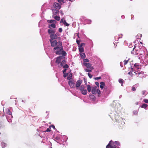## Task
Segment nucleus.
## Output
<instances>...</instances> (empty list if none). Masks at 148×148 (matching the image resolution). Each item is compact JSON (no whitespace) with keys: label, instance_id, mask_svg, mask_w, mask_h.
Segmentation results:
<instances>
[{"label":"nucleus","instance_id":"nucleus-35","mask_svg":"<svg viewBox=\"0 0 148 148\" xmlns=\"http://www.w3.org/2000/svg\"><path fill=\"white\" fill-rule=\"evenodd\" d=\"M63 66V68L64 69H66L67 68H68L69 67V66L67 64H65Z\"/></svg>","mask_w":148,"mask_h":148},{"label":"nucleus","instance_id":"nucleus-51","mask_svg":"<svg viewBox=\"0 0 148 148\" xmlns=\"http://www.w3.org/2000/svg\"><path fill=\"white\" fill-rule=\"evenodd\" d=\"M55 139L58 140H60V138L59 137H57L55 138Z\"/></svg>","mask_w":148,"mask_h":148},{"label":"nucleus","instance_id":"nucleus-22","mask_svg":"<svg viewBox=\"0 0 148 148\" xmlns=\"http://www.w3.org/2000/svg\"><path fill=\"white\" fill-rule=\"evenodd\" d=\"M91 21L88 19H86L85 20V22L88 24H90L91 23Z\"/></svg>","mask_w":148,"mask_h":148},{"label":"nucleus","instance_id":"nucleus-2","mask_svg":"<svg viewBox=\"0 0 148 148\" xmlns=\"http://www.w3.org/2000/svg\"><path fill=\"white\" fill-rule=\"evenodd\" d=\"M120 143L118 141L113 142L111 140L109 142L108 144L106 146V148H119Z\"/></svg>","mask_w":148,"mask_h":148},{"label":"nucleus","instance_id":"nucleus-27","mask_svg":"<svg viewBox=\"0 0 148 148\" xmlns=\"http://www.w3.org/2000/svg\"><path fill=\"white\" fill-rule=\"evenodd\" d=\"M7 114H8L9 115H10L11 116V117L12 118H13V117L11 115L12 114V113L11 112V111L9 110H8L7 112Z\"/></svg>","mask_w":148,"mask_h":148},{"label":"nucleus","instance_id":"nucleus-28","mask_svg":"<svg viewBox=\"0 0 148 148\" xmlns=\"http://www.w3.org/2000/svg\"><path fill=\"white\" fill-rule=\"evenodd\" d=\"M147 106V105L145 103L143 104L141 106V108H145Z\"/></svg>","mask_w":148,"mask_h":148},{"label":"nucleus","instance_id":"nucleus-49","mask_svg":"<svg viewBox=\"0 0 148 148\" xmlns=\"http://www.w3.org/2000/svg\"><path fill=\"white\" fill-rule=\"evenodd\" d=\"M50 128H47L46 132H50L51 130H50Z\"/></svg>","mask_w":148,"mask_h":148},{"label":"nucleus","instance_id":"nucleus-23","mask_svg":"<svg viewBox=\"0 0 148 148\" xmlns=\"http://www.w3.org/2000/svg\"><path fill=\"white\" fill-rule=\"evenodd\" d=\"M101 85L100 86V88H103V86L105 85L104 83L103 82H101L100 83Z\"/></svg>","mask_w":148,"mask_h":148},{"label":"nucleus","instance_id":"nucleus-16","mask_svg":"<svg viewBox=\"0 0 148 148\" xmlns=\"http://www.w3.org/2000/svg\"><path fill=\"white\" fill-rule=\"evenodd\" d=\"M60 23H62L63 24L66 26H69V24L67 23L65 20H64L63 19H62L60 21Z\"/></svg>","mask_w":148,"mask_h":148},{"label":"nucleus","instance_id":"nucleus-48","mask_svg":"<svg viewBox=\"0 0 148 148\" xmlns=\"http://www.w3.org/2000/svg\"><path fill=\"white\" fill-rule=\"evenodd\" d=\"M50 127H52L53 128V129H55V126L53 125H51L50 126Z\"/></svg>","mask_w":148,"mask_h":148},{"label":"nucleus","instance_id":"nucleus-12","mask_svg":"<svg viewBox=\"0 0 148 148\" xmlns=\"http://www.w3.org/2000/svg\"><path fill=\"white\" fill-rule=\"evenodd\" d=\"M97 87H93L92 88V92L93 94H96L97 93Z\"/></svg>","mask_w":148,"mask_h":148},{"label":"nucleus","instance_id":"nucleus-52","mask_svg":"<svg viewBox=\"0 0 148 148\" xmlns=\"http://www.w3.org/2000/svg\"><path fill=\"white\" fill-rule=\"evenodd\" d=\"M66 69H64V70H63V73L64 74V73H65V72H66Z\"/></svg>","mask_w":148,"mask_h":148},{"label":"nucleus","instance_id":"nucleus-20","mask_svg":"<svg viewBox=\"0 0 148 148\" xmlns=\"http://www.w3.org/2000/svg\"><path fill=\"white\" fill-rule=\"evenodd\" d=\"M80 55L82 58H84L86 57V56L84 53L83 52L80 53Z\"/></svg>","mask_w":148,"mask_h":148},{"label":"nucleus","instance_id":"nucleus-6","mask_svg":"<svg viewBox=\"0 0 148 148\" xmlns=\"http://www.w3.org/2000/svg\"><path fill=\"white\" fill-rule=\"evenodd\" d=\"M69 78V77H67L68 79L69 80L68 83L71 87L74 88L75 87V82L74 81H72L70 80L71 78Z\"/></svg>","mask_w":148,"mask_h":148},{"label":"nucleus","instance_id":"nucleus-36","mask_svg":"<svg viewBox=\"0 0 148 148\" xmlns=\"http://www.w3.org/2000/svg\"><path fill=\"white\" fill-rule=\"evenodd\" d=\"M83 61L84 62H89V60H88V59L86 58L84 59L83 60Z\"/></svg>","mask_w":148,"mask_h":148},{"label":"nucleus","instance_id":"nucleus-39","mask_svg":"<svg viewBox=\"0 0 148 148\" xmlns=\"http://www.w3.org/2000/svg\"><path fill=\"white\" fill-rule=\"evenodd\" d=\"M143 101L146 103H148V99H145L143 100Z\"/></svg>","mask_w":148,"mask_h":148},{"label":"nucleus","instance_id":"nucleus-3","mask_svg":"<svg viewBox=\"0 0 148 148\" xmlns=\"http://www.w3.org/2000/svg\"><path fill=\"white\" fill-rule=\"evenodd\" d=\"M62 42L60 41L58 42V45L55 47L53 48L54 51L56 50L55 52L56 54L57 55L61 54L62 51L63 50V48L62 47Z\"/></svg>","mask_w":148,"mask_h":148},{"label":"nucleus","instance_id":"nucleus-10","mask_svg":"<svg viewBox=\"0 0 148 148\" xmlns=\"http://www.w3.org/2000/svg\"><path fill=\"white\" fill-rule=\"evenodd\" d=\"M63 59V57L62 56H59L58 57L56 61V63L58 64H60V63L61 62L62 60Z\"/></svg>","mask_w":148,"mask_h":148},{"label":"nucleus","instance_id":"nucleus-24","mask_svg":"<svg viewBox=\"0 0 148 148\" xmlns=\"http://www.w3.org/2000/svg\"><path fill=\"white\" fill-rule=\"evenodd\" d=\"M1 145L2 148H4L6 146L7 144L6 143L2 142L1 143Z\"/></svg>","mask_w":148,"mask_h":148},{"label":"nucleus","instance_id":"nucleus-7","mask_svg":"<svg viewBox=\"0 0 148 148\" xmlns=\"http://www.w3.org/2000/svg\"><path fill=\"white\" fill-rule=\"evenodd\" d=\"M51 44V45L52 47H56V46L57 45H58V42H57L56 40H49Z\"/></svg>","mask_w":148,"mask_h":148},{"label":"nucleus","instance_id":"nucleus-40","mask_svg":"<svg viewBox=\"0 0 148 148\" xmlns=\"http://www.w3.org/2000/svg\"><path fill=\"white\" fill-rule=\"evenodd\" d=\"M85 44L84 43H82L80 45H79V47H82L83 45H85Z\"/></svg>","mask_w":148,"mask_h":148},{"label":"nucleus","instance_id":"nucleus-5","mask_svg":"<svg viewBox=\"0 0 148 148\" xmlns=\"http://www.w3.org/2000/svg\"><path fill=\"white\" fill-rule=\"evenodd\" d=\"M135 69L134 71H138L139 72H140V70L141 69V66L138 63H136L134 64Z\"/></svg>","mask_w":148,"mask_h":148},{"label":"nucleus","instance_id":"nucleus-18","mask_svg":"<svg viewBox=\"0 0 148 148\" xmlns=\"http://www.w3.org/2000/svg\"><path fill=\"white\" fill-rule=\"evenodd\" d=\"M47 22L48 23H56V21L54 20H48L47 21Z\"/></svg>","mask_w":148,"mask_h":148},{"label":"nucleus","instance_id":"nucleus-37","mask_svg":"<svg viewBox=\"0 0 148 148\" xmlns=\"http://www.w3.org/2000/svg\"><path fill=\"white\" fill-rule=\"evenodd\" d=\"M138 112L137 110H134L133 112V113L134 115H137L138 114Z\"/></svg>","mask_w":148,"mask_h":148},{"label":"nucleus","instance_id":"nucleus-25","mask_svg":"<svg viewBox=\"0 0 148 148\" xmlns=\"http://www.w3.org/2000/svg\"><path fill=\"white\" fill-rule=\"evenodd\" d=\"M87 89L89 92H90L91 91V88L90 85H88L87 86Z\"/></svg>","mask_w":148,"mask_h":148},{"label":"nucleus","instance_id":"nucleus-42","mask_svg":"<svg viewBox=\"0 0 148 148\" xmlns=\"http://www.w3.org/2000/svg\"><path fill=\"white\" fill-rule=\"evenodd\" d=\"M58 31L59 32L61 33L62 31V29L61 28H59L58 30Z\"/></svg>","mask_w":148,"mask_h":148},{"label":"nucleus","instance_id":"nucleus-17","mask_svg":"<svg viewBox=\"0 0 148 148\" xmlns=\"http://www.w3.org/2000/svg\"><path fill=\"white\" fill-rule=\"evenodd\" d=\"M48 32L49 34H53L55 33V31L52 29H49L48 30Z\"/></svg>","mask_w":148,"mask_h":148},{"label":"nucleus","instance_id":"nucleus-15","mask_svg":"<svg viewBox=\"0 0 148 148\" xmlns=\"http://www.w3.org/2000/svg\"><path fill=\"white\" fill-rule=\"evenodd\" d=\"M66 63V61L65 60H63L62 62H61L60 64H58V66L61 67L63 66Z\"/></svg>","mask_w":148,"mask_h":148},{"label":"nucleus","instance_id":"nucleus-26","mask_svg":"<svg viewBox=\"0 0 148 148\" xmlns=\"http://www.w3.org/2000/svg\"><path fill=\"white\" fill-rule=\"evenodd\" d=\"M79 50L80 53L83 52L84 51V49L83 47H79Z\"/></svg>","mask_w":148,"mask_h":148},{"label":"nucleus","instance_id":"nucleus-45","mask_svg":"<svg viewBox=\"0 0 148 148\" xmlns=\"http://www.w3.org/2000/svg\"><path fill=\"white\" fill-rule=\"evenodd\" d=\"M128 60H124V65H125L126 64H127V62H128Z\"/></svg>","mask_w":148,"mask_h":148},{"label":"nucleus","instance_id":"nucleus-46","mask_svg":"<svg viewBox=\"0 0 148 148\" xmlns=\"http://www.w3.org/2000/svg\"><path fill=\"white\" fill-rule=\"evenodd\" d=\"M7 119L8 121L9 122V123L11 122H12V120L11 119H8L7 117Z\"/></svg>","mask_w":148,"mask_h":148},{"label":"nucleus","instance_id":"nucleus-47","mask_svg":"<svg viewBox=\"0 0 148 148\" xmlns=\"http://www.w3.org/2000/svg\"><path fill=\"white\" fill-rule=\"evenodd\" d=\"M76 42H77V44L78 45H79L80 43V41L79 40H76Z\"/></svg>","mask_w":148,"mask_h":148},{"label":"nucleus","instance_id":"nucleus-4","mask_svg":"<svg viewBox=\"0 0 148 148\" xmlns=\"http://www.w3.org/2000/svg\"><path fill=\"white\" fill-rule=\"evenodd\" d=\"M59 34L58 33H57L55 34H51L50 35V37L51 38L50 40H53L54 39H56L57 38L58 36H59Z\"/></svg>","mask_w":148,"mask_h":148},{"label":"nucleus","instance_id":"nucleus-56","mask_svg":"<svg viewBox=\"0 0 148 148\" xmlns=\"http://www.w3.org/2000/svg\"><path fill=\"white\" fill-rule=\"evenodd\" d=\"M122 64H123V63L121 62H120V65H121V67H122L123 66Z\"/></svg>","mask_w":148,"mask_h":148},{"label":"nucleus","instance_id":"nucleus-55","mask_svg":"<svg viewBox=\"0 0 148 148\" xmlns=\"http://www.w3.org/2000/svg\"><path fill=\"white\" fill-rule=\"evenodd\" d=\"M60 14L62 15H63V14H63V12L62 11V10H60Z\"/></svg>","mask_w":148,"mask_h":148},{"label":"nucleus","instance_id":"nucleus-58","mask_svg":"<svg viewBox=\"0 0 148 148\" xmlns=\"http://www.w3.org/2000/svg\"><path fill=\"white\" fill-rule=\"evenodd\" d=\"M72 75H69V76H70V77H72Z\"/></svg>","mask_w":148,"mask_h":148},{"label":"nucleus","instance_id":"nucleus-21","mask_svg":"<svg viewBox=\"0 0 148 148\" xmlns=\"http://www.w3.org/2000/svg\"><path fill=\"white\" fill-rule=\"evenodd\" d=\"M81 91L82 93V94L85 95L87 93V91L86 89H84L82 90Z\"/></svg>","mask_w":148,"mask_h":148},{"label":"nucleus","instance_id":"nucleus-43","mask_svg":"<svg viewBox=\"0 0 148 148\" xmlns=\"http://www.w3.org/2000/svg\"><path fill=\"white\" fill-rule=\"evenodd\" d=\"M101 78V77H96L95 78V79L96 80H98Z\"/></svg>","mask_w":148,"mask_h":148},{"label":"nucleus","instance_id":"nucleus-11","mask_svg":"<svg viewBox=\"0 0 148 148\" xmlns=\"http://www.w3.org/2000/svg\"><path fill=\"white\" fill-rule=\"evenodd\" d=\"M60 5V4L58 3H54L53 4V6L55 8H56L58 10H59L61 8V6Z\"/></svg>","mask_w":148,"mask_h":148},{"label":"nucleus","instance_id":"nucleus-13","mask_svg":"<svg viewBox=\"0 0 148 148\" xmlns=\"http://www.w3.org/2000/svg\"><path fill=\"white\" fill-rule=\"evenodd\" d=\"M82 82V81L81 80H78L76 82V87H78L80 86Z\"/></svg>","mask_w":148,"mask_h":148},{"label":"nucleus","instance_id":"nucleus-9","mask_svg":"<svg viewBox=\"0 0 148 148\" xmlns=\"http://www.w3.org/2000/svg\"><path fill=\"white\" fill-rule=\"evenodd\" d=\"M132 70L130 72H129L128 73V74L131 75H134V74H135V75L137 74H140L141 73L140 72H139L138 71H134L132 69Z\"/></svg>","mask_w":148,"mask_h":148},{"label":"nucleus","instance_id":"nucleus-31","mask_svg":"<svg viewBox=\"0 0 148 148\" xmlns=\"http://www.w3.org/2000/svg\"><path fill=\"white\" fill-rule=\"evenodd\" d=\"M92 70L93 69H84V71L86 72H91L92 71Z\"/></svg>","mask_w":148,"mask_h":148},{"label":"nucleus","instance_id":"nucleus-29","mask_svg":"<svg viewBox=\"0 0 148 148\" xmlns=\"http://www.w3.org/2000/svg\"><path fill=\"white\" fill-rule=\"evenodd\" d=\"M85 86L84 85H81L80 87V90L81 91L84 90Z\"/></svg>","mask_w":148,"mask_h":148},{"label":"nucleus","instance_id":"nucleus-32","mask_svg":"<svg viewBox=\"0 0 148 148\" xmlns=\"http://www.w3.org/2000/svg\"><path fill=\"white\" fill-rule=\"evenodd\" d=\"M61 54L63 56H65L66 54V53L65 51L62 50Z\"/></svg>","mask_w":148,"mask_h":148},{"label":"nucleus","instance_id":"nucleus-1","mask_svg":"<svg viewBox=\"0 0 148 148\" xmlns=\"http://www.w3.org/2000/svg\"><path fill=\"white\" fill-rule=\"evenodd\" d=\"M135 47H134L132 50L131 51V53L134 55H137L139 53V58L140 60H143L144 58H145L144 56L145 55V53L144 51H140V50H138L135 48Z\"/></svg>","mask_w":148,"mask_h":148},{"label":"nucleus","instance_id":"nucleus-50","mask_svg":"<svg viewBox=\"0 0 148 148\" xmlns=\"http://www.w3.org/2000/svg\"><path fill=\"white\" fill-rule=\"evenodd\" d=\"M95 84L97 86H98L99 85V82H95Z\"/></svg>","mask_w":148,"mask_h":148},{"label":"nucleus","instance_id":"nucleus-57","mask_svg":"<svg viewBox=\"0 0 148 148\" xmlns=\"http://www.w3.org/2000/svg\"><path fill=\"white\" fill-rule=\"evenodd\" d=\"M133 16H134L133 15H131V18L132 19V18L133 17Z\"/></svg>","mask_w":148,"mask_h":148},{"label":"nucleus","instance_id":"nucleus-59","mask_svg":"<svg viewBox=\"0 0 148 148\" xmlns=\"http://www.w3.org/2000/svg\"><path fill=\"white\" fill-rule=\"evenodd\" d=\"M122 97V95H121L119 96V98H120Z\"/></svg>","mask_w":148,"mask_h":148},{"label":"nucleus","instance_id":"nucleus-33","mask_svg":"<svg viewBox=\"0 0 148 148\" xmlns=\"http://www.w3.org/2000/svg\"><path fill=\"white\" fill-rule=\"evenodd\" d=\"M58 1L60 5H62V3H64V0H58Z\"/></svg>","mask_w":148,"mask_h":148},{"label":"nucleus","instance_id":"nucleus-30","mask_svg":"<svg viewBox=\"0 0 148 148\" xmlns=\"http://www.w3.org/2000/svg\"><path fill=\"white\" fill-rule=\"evenodd\" d=\"M54 18L57 21H59L60 19V17L59 16H55L54 17Z\"/></svg>","mask_w":148,"mask_h":148},{"label":"nucleus","instance_id":"nucleus-54","mask_svg":"<svg viewBox=\"0 0 148 148\" xmlns=\"http://www.w3.org/2000/svg\"><path fill=\"white\" fill-rule=\"evenodd\" d=\"M145 91H142V94H143V95H144L145 93Z\"/></svg>","mask_w":148,"mask_h":148},{"label":"nucleus","instance_id":"nucleus-19","mask_svg":"<svg viewBox=\"0 0 148 148\" xmlns=\"http://www.w3.org/2000/svg\"><path fill=\"white\" fill-rule=\"evenodd\" d=\"M55 23H53L49 25V28H51V27L55 28L56 27Z\"/></svg>","mask_w":148,"mask_h":148},{"label":"nucleus","instance_id":"nucleus-34","mask_svg":"<svg viewBox=\"0 0 148 148\" xmlns=\"http://www.w3.org/2000/svg\"><path fill=\"white\" fill-rule=\"evenodd\" d=\"M119 83H121V85L122 86H123V79H119Z\"/></svg>","mask_w":148,"mask_h":148},{"label":"nucleus","instance_id":"nucleus-38","mask_svg":"<svg viewBox=\"0 0 148 148\" xmlns=\"http://www.w3.org/2000/svg\"><path fill=\"white\" fill-rule=\"evenodd\" d=\"M88 75L90 78H92V76L91 75L90 73H88Z\"/></svg>","mask_w":148,"mask_h":148},{"label":"nucleus","instance_id":"nucleus-8","mask_svg":"<svg viewBox=\"0 0 148 148\" xmlns=\"http://www.w3.org/2000/svg\"><path fill=\"white\" fill-rule=\"evenodd\" d=\"M83 64L85 65L86 68L88 69H93L94 68L93 66H92L91 64L89 63H87L86 62H84Z\"/></svg>","mask_w":148,"mask_h":148},{"label":"nucleus","instance_id":"nucleus-60","mask_svg":"<svg viewBox=\"0 0 148 148\" xmlns=\"http://www.w3.org/2000/svg\"><path fill=\"white\" fill-rule=\"evenodd\" d=\"M73 0H69V1H71V2L73 1Z\"/></svg>","mask_w":148,"mask_h":148},{"label":"nucleus","instance_id":"nucleus-41","mask_svg":"<svg viewBox=\"0 0 148 148\" xmlns=\"http://www.w3.org/2000/svg\"><path fill=\"white\" fill-rule=\"evenodd\" d=\"M97 92L98 95H99L101 93V91L100 90L97 89Z\"/></svg>","mask_w":148,"mask_h":148},{"label":"nucleus","instance_id":"nucleus-14","mask_svg":"<svg viewBox=\"0 0 148 148\" xmlns=\"http://www.w3.org/2000/svg\"><path fill=\"white\" fill-rule=\"evenodd\" d=\"M52 12L53 15H57L59 12V11L56 9H53L52 10Z\"/></svg>","mask_w":148,"mask_h":148},{"label":"nucleus","instance_id":"nucleus-53","mask_svg":"<svg viewBox=\"0 0 148 148\" xmlns=\"http://www.w3.org/2000/svg\"><path fill=\"white\" fill-rule=\"evenodd\" d=\"M132 90L133 91H134L136 90V88L135 87H132Z\"/></svg>","mask_w":148,"mask_h":148},{"label":"nucleus","instance_id":"nucleus-44","mask_svg":"<svg viewBox=\"0 0 148 148\" xmlns=\"http://www.w3.org/2000/svg\"><path fill=\"white\" fill-rule=\"evenodd\" d=\"M68 75V74L67 73H64V75H63V77H65Z\"/></svg>","mask_w":148,"mask_h":148}]
</instances>
